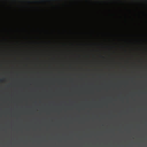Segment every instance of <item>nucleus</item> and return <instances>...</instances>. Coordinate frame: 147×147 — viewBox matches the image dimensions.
Here are the masks:
<instances>
[{
	"mask_svg": "<svg viewBox=\"0 0 147 147\" xmlns=\"http://www.w3.org/2000/svg\"><path fill=\"white\" fill-rule=\"evenodd\" d=\"M3 81L2 79H0V82H2Z\"/></svg>",
	"mask_w": 147,
	"mask_h": 147,
	"instance_id": "obj_1",
	"label": "nucleus"
},
{
	"mask_svg": "<svg viewBox=\"0 0 147 147\" xmlns=\"http://www.w3.org/2000/svg\"><path fill=\"white\" fill-rule=\"evenodd\" d=\"M42 1V2H43V1Z\"/></svg>",
	"mask_w": 147,
	"mask_h": 147,
	"instance_id": "obj_2",
	"label": "nucleus"
}]
</instances>
